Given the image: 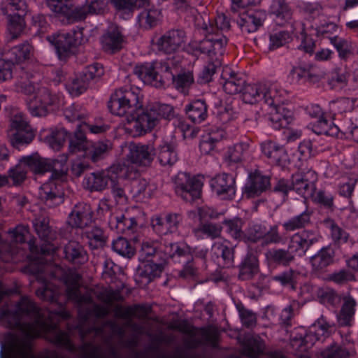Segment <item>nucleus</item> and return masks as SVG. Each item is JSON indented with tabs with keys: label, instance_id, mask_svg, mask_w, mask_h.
Here are the masks:
<instances>
[{
	"label": "nucleus",
	"instance_id": "1a4fd4ad",
	"mask_svg": "<svg viewBox=\"0 0 358 358\" xmlns=\"http://www.w3.org/2000/svg\"><path fill=\"white\" fill-rule=\"evenodd\" d=\"M169 329L178 331L183 334L194 337L199 332L205 342L213 348L218 347L220 334L217 329L208 326L197 328L191 324L187 320H176L168 326Z\"/></svg>",
	"mask_w": 358,
	"mask_h": 358
},
{
	"label": "nucleus",
	"instance_id": "de8ad7c7",
	"mask_svg": "<svg viewBox=\"0 0 358 358\" xmlns=\"http://www.w3.org/2000/svg\"><path fill=\"white\" fill-rule=\"evenodd\" d=\"M164 270V263H157V260L150 259L149 261H144L142 266L138 268L139 276L146 279V282L149 283L155 278L161 275Z\"/></svg>",
	"mask_w": 358,
	"mask_h": 358
},
{
	"label": "nucleus",
	"instance_id": "72a5a7b5",
	"mask_svg": "<svg viewBox=\"0 0 358 358\" xmlns=\"http://www.w3.org/2000/svg\"><path fill=\"white\" fill-rule=\"evenodd\" d=\"M164 87L173 85L178 90H188L194 83L193 72L189 70H181L174 74H166L164 77Z\"/></svg>",
	"mask_w": 358,
	"mask_h": 358
},
{
	"label": "nucleus",
	"instance_id": "0eeeda50",
	"mask_svg": "<svg viewBox=\"0 0 358 358\" xmlns=\"http://www.w3.org/2000/svg\"><path fill=\"white\" fill-rule=\"evenodd\" d=\"M174 190L177 196L192 203L201 197L203 182L198 176L179 172L174 178Z\"/></svg>",
	"mask_w": 358,
	"mask_h": 358
},
{
	"label": "nucleus",
	"instance_id": "6ab92c4d",
	"mask_svg": "<svg viewBox=\"0 0 358 358\" xmlns=\"http://www.w3.org/2000/svg\"><path fill=\"white\" fill-rule=\"evenodd\" d=\"M336 252L331 244L323 246L309 259L311 271L321 275L327 271L329 266L336 263Z\"/></svg>",
	"mask_w": 358,
	"mask_h": 358
},
{
	"label": "nucleus",
	"instance_id": "f257e3e1",
	"mask_svg": "<svg viewBox=\"0 0 358 358\" xmlns=\"http://www.w3.org/2000/svg\"><path fill=\"white\" fill-rule=\"evenodd\" d=\"M243 101L246 103L255 104L260 101L270 107L272 110L265 116L267 123L274 129L286 128L293 120V113L282 106L278 93L269 82H259L246 84L242 92Z\"/></svg>",
	"mask_w": 358,
	"mask_h": 358
},
{
	"label": "nucleus",
	"instance_id": "a878e982",
	"mask_svg": "<svg viewBox=\"0 0 358 358\" xmlns=\"http://www.w3.org/2000/svg\"><path fill=\"white\" fill-rule=\"evenodd\" d=\"M288 78L293 84L313 85L319 83L322 76L313 71V69L307 66H294L290 70Z\"/></svg>",
	"mask_w": 358,
	"mask_h": 358
},
{
	"label": "nucleus",
	"instance_id": "3c124183",
	"mask_svg": "<svg viewBox=\"0 0 358 358\" xmlns=\"http://www.w3.org/2000/svg\"><path fill=\"white\" fill-rule=\"evenodd\" d=\"M88 241V245L92 250L103 248L108 241V236L104 231L98 227H93L85 231Z\"/></svg>",
	"mask_w": 358,
	"mask_h": 358
},
{
	"label": "nucleus",
	"instance_id": "4468645a",
	"mask_svg": "<svg viewBox=\"0 0 358 358\" xmlns=\"http://www.w3.org/2000/svg\"><path fill=\"white\" fill-rule=\"evenodd\" d=\"M271 189V176L256 169L249 173L248 182L243 189V195L247 199H253Z\"/></svg>",
	"mask_w": 358,
	"mask_h": 358
},
{
	"label": "nucleus",
	"instance_id": "6e6d98bb",
	"mask_svg": "<svg viewBox=\"0 0 358 358\" xmlns=\"http://www.w3.org/2000/svg\"><path fill=\"white\" fill-rule=\"evenodd\" d=\"M34 136L32 130L10 131L8 134L10 143L17 150L29 144L34 140Z\"/></svg>",
	"mask_w": 358,
	"mask_h": 358
},
{
	"label": "nucleus",
	"instance_id": "a19ab883",
	"mask_svg": "<svg viewBox=\"0 0 358 358\" xmlns=\"http://www.w3.org/2000/svg\"><path fill=\"white\" fill-rule=\"evenodd\" d=\"M45 339L54 345L69 352H74L76 350L75 345L72 342L69 334L61 330L56 324L55 329L50 332Z\"/></svg>",
	"mask_w": 358,
	"mask_h": 358
},
{
	"label": "nucleus",
	"instance_id": "cd10ccee",
	"mask_svg": "<svg viewBox=\"0 0 358 358\" xmlns=\"http://www.w3.org/2000/svg\"><path fill=\"white\" fill-rule=\"evenodd\" d=\"M155 157L163 166H172L178 160L177 145L173 141H162L155 148Z\"/></svg>",
	"mask_w": 358,
	"mask_h": 358
},
{
	"label": "nucleus",
	"instance_id": "774afa93",
	"mask_svg": "<svg viewBox=\"0 0 358 358\" xmlns=\"http://www.w3.org/2000/svg\"><path fill=\"white\" fill-rule=\"evenodd\" d=\"M131 192L138 200L149 199L152 196L149 182L144 178H138L131 182Z\"/></svg>",
	"mask_w": 358,
	"mask_h": 358
},
{
	"label": "nucleus",
	"instance_id": "052dcab7",
	"mask_svg": "<svg viewBox=\"0 0 358 358\" xmlns=\"http://www.w3.org/2000/svg\"><path fill=\"white\" fill-rule=\"evenodd\" d=\"M28 171L31 170L36 174H43L50 171L49 159H43L38 155H31L23 157Z\"/></svg>",
	"mask_w": 358,
	"mask_h": 358
},
{
	"label": "nucleus",
	"instance_id": "bb28decb",
	"mask_svg": "<svg viewBox=\"0 0 358 358\" xmlns=\"http://www.w3.org/2000/svg\"><path fill=\"white\" fill-rule=\"evenodd\" d=\"M92 216L90 205L80 203L75 206L69 215L68 223L73 228H84L92 222Z\"/></svg>",
	"mask_w": 358,
	"mask_h": 358
},
{
	"label": "nucleus",
	"instance_id": "c03bdc74",
	"mask_svg": "<svg viewBox=\"0 0 358 358\" xmlns=\"http://www.w3.org/2000/svg\"><path fill=\"white\" fill-rule=\"evenodd\" d=\"M222 231V226L220 224L201 222L196 227L193 228L192 233L197 238L206 237L213 240L221 236Z\"/></svg>",
	"mask_w": 358,
	"mask_h": 358
},
{
	"label": "nucleus",
	"instance_id": "338daca9",
	"mask_svg": "<svg viewBox=\"0 0 358 358\" xmlns=\"http://www.w3.org/2000/svg\"><path fill=\"white\" fill-rule=\"evenodd\" d=\"M9 24L8 25V31L9 32L10 42L17 39L24 31L25 27V22L24 17L20 14H10Z\"/></svg>",
	"mask_w": 358,
	"mask_h": 358
},
{
	"label": "nucleus",
	"instance_id": "c756f323",
	"mask_svg": "<svg viewBox=\"0 0 358 358\" xmlns=\"http://www.w3.org/2000/svg\"><path fill=\"white\" fill-rule=\"evenodd\" d=\"M250 143L241 141L228 148L224 160L229 166L242 165L250 155Z\"/></svg>",
	"mask_w": 358,
	"mask_h": 358
},
{
	"label": "nucleus",
	"instance_id": "680f3d73",
	"mask_svg": "<svg viewBox=\"0 0 358 358\" xmlns=\"http://www.w3.org/2000/svg\"><path fill=\"white\" fill-rule=\"evenodd\" d=\"M69 137V133L63 127H55L51 129L47 136V141L50 146L55 150H60Z\"/></svg>",
	"mask_w": 358,
	"mask_h": 358
},
{
	"label": "nucleus",
	"instance_id": "c9c22d12",
	"mask_svg": "<svg viewBox=\"0 0 358 358\" xmlns=\"http://www.w3.org/2000/svg\"><path fill=\"white\" fill-rule=\"evenodd\" d=\"M31 50L32 46L26 41L20 45H15L9 50H4L2 56L3 57V60H6L13 64H17L30 58Z\"/></svg>",
	"mask_w": 358,
	"mask_h": 358
},
{
	"label": "nucleus",
	"instance_id": "5fc2aeb1",
	"mask_svg": "<svg viewBox=\"0 0 358 358\" xmlns=\"http://www.w3.org/2000/svg\"><path fill=\"white\" fill-rule=\"evenodd\" d=\"M161 19V11L157 8L145 9L138 15V22L145 29H151L158 25Z\"/></svg>",
	"mask_w": 358,
	"mask_h": 358
},
{
	"label": "nucleus",
	"instance_id": "a18cd8bd",
	"mask_svg": "<svg viewBox=\"0 0 358 358\" xmlns=\"http://www.w3.org/2000/svg\"><path fill=\"white\" fill-rule=\"evenodd\" d=\"M331 44L338 52V57L343 61H348L354 56L355 46L354 43L338 36L331 38Z\"/></svg>",
	"mask_w": 358,
	"mask_h": 358
},
{
	"label": "nucleus",
	"instance_id": "37998d69",
	"mask_svg": "<svg viewBox=\"0 0 358 358\" xmlns=\"http://www.w3.org/2000/svg\"><path fill=\"white\" fill-rule=\"evenodd\" d=\"M313 212L306 208L301 213L293 216L282 224L284 230L287 232L294 231L296 230L305 229L306 227L312 224L311 217Z\"/></svg>",
	"mask_w": 358,
	"mask_h": 358
},
{
	"label": "nucleus",
	"instance_id": "7ed1b4c3",
	"mask_svg": "<svg viewBox=\"0 0 358 358\" xmlns=\"http://www.w3.org/2000/svg\"><path fill=\"white\" fill-rule=\"evenodd\" d=\"M68 155H60L54 159H49L51 180L44 183L39 192L41 200L49 208H54L64 202L63 180L69 170Z\"/></svg>",
	"mask_w": 358,
	"mask_h": 358
},
{
	"label": "nucleus",
	"instance_id": "6e6552de",
	"mask_svg": "<svg viewBox=\"0 0 358 358\" xmlns=\"http://www.w3.org/2000/svg\"><path fill=\"white\" fill-rule=\"evenodd\" d=\"M204 38L199 41H192L188 45L189 51L194 56L199 57L203 54L209 57L222 55L228 39L223 34L208 33L202 34Z\"/></svg>",
	"mask_w": 358,
	"mask_h": 358
},
{
	"label": "nucleus",
	"instance_id": "f3484780",
	"mask_svg": "<svg viewBox=\"0 0 358 358\" xmlns=\"http://www.w3.org/2000/svg\"><path fill=\"white\" fill-rule=\"evenodd\" d=\"M258 247L254 245L247 248L245 255L238 266V279L241 281L251 280L259 273V261L258 258Z\"/></svg>",
	"mask_w": 358,
	"mask_h": 358
},
{
	"label": "nucleus",
	"instance_id": "9b49d317",
	"mask_svg": "<svg viewBox=\"0 0 358 358\" xmlns=\"http://www.w3.org/2000/svg\"><path fill=\"white\" fill-rule=\"evenodd\" d=\"M317 173L313 169L299 171L291 176L293 191L304 199L310 198L316 190Z\"/></svg>",
	"mask_w": 358,
	"mask_h": 358
},
{
	"label": "nucleus",
	"instance_id": "49530a36",
	"mask_svg": "<svg viewBox=\"0 0 358 358\" xmlns=\"http://www.w3.org/2000/svg\"><path fill=\"white\" fill-rule=\"evenodd\" d=\"M68 139L69 140V150L71 153L84 152V155H85L90 141L87 140L86 133L81 129L79 124L73 135L69 133Z\"/></svg>",
	"mask_w": 358,
	"mask_h": 358
},
{
	"label": "nucleus",
	"instance_id": "a211bd4d",
	"mask_svg": "<svg viewBox=\"0 0 358 358\" xmlns=\"http://www.w3.org/2000/svg\"><path fill=\"white\" fill-rule=\"evenodd\" d=\"M182 220L180 213H168L153 217L151 224L154 231L159 236H166L176 233Z\"/></svg>",
	"mask_w": 358,
	"mask_h": 358
},
{
	"label": "nucleus",
	"instance_id": "4d7b16f0",
	"mask_svg": "<svg viewBox=\"0 0 358 358\" xmlns=\"http://www.w3.org/2000/svg\"><path fill=\"white\" fill-rule=\"evenodd\" d=\"M82 73L69 78L66 83V89L74 96L84 93L89 87V82L85 78Z\"/></svg>",
	"mask_w": 358,
	"mask_h": 358
},
{
	"label": "nucleus",
	"instance_id": "4c0bfd02",
	"mask_svg": "<svg viewBox=\"0 0 358 358\" xmlns=\"http://www.w3.org/2000/svg\"><path fill=\"white\" fill-rule=\"evenodd\" d=\"M343 303L337 315L338 323L340 327H350L355 314L357 302L350 295L343 296Z\"/></svg>",
	"mask_w": 358,
	"mask_h": 358
},
{
	"label": "nucleus",
	"instance_id": "e433bc0d",
	"mask_svg": "<svg viewBox=\"0 0 358 358\" xmlns=\"http://www.w3.org/2000/svg\"><path fill=\"white\" fill-rule=\"evenodd\" d=\"M111 229H115L117 233L133 234L137 231L138 222L129 213L115 216L110 221Z\"/></svg>",
	"mask_w": 358,
	"mask_h": 358
},
{
	"label": "nucleus",
	"instance_id": "13d9d810",
	"mask_svg": "<svg viewBox=\"0 0 358 358\" xmlns=\"http://www.w3.org/2000/svg\"><path fill=\"white\" fill-rule=\"evenodd\" d=\"M214 255L217 256L218 264L220 259L222 261L223 266H231L234 260V249L221 243H216L213 246Z\"/></svg>",
	"mask_w": 358,
	"mask_h": 358
},
{
	"label": "nucleus",
	"instance_id": "0e129e2a",
	"mask_svg": "<svg viewBox=\"0 0 358 358\" xmlns=\"http://www.w3.org/2000/svg\"><path fill=\"white\" fill-rule=\"evenodd\" d=\"M112 249L122 257L131 258L136 253L134 244L127 238L120 236L112 243Z\"/></svg>",
	"mask_w": 358,
	"mask_h": 358
},
{
	"label": "nucleus",
	"instance_id": "39448f33",
	"mask_svg": "<svg viewBox=\"0 0 358 358\" xmlns=\"http://www.w3.org/2000/svg\"><path fill=\"white\" fill-rule=\"evenodd\" d=\"M83 27H77L69 32H57L46 37L54 47L59 60L66 61L73 55L84 40Z\"/></svg>",
	"mask_w": 358,
	"mask_h": 358
},
{
	"label": "nucleus",
	"instance_id": "9d476101",
	"mask_svg": "<svg viewBox=\"0 0 358 358\" xmlns=\"http://www.w3.org/2000/svg\"><path fill=\"white\" fill-rule=\"evenodd\" d=\"M320 238L315 231L304 229L291 236L287 248L294 257H303L313 245L320 241Z\"/></svg>",
	"mask_w": 358,
	"mask_h": 358
},
{
	"label": "nucleus",
	"instance_id": "bf43d9fd",
	"mask_svg": "<svg viewBox=\"0 0 358 358\" xmlns=\"http://www.w3.org/2000/svg\"><path fill=\"white\" fill-rule=\"evenodd\" d=\"M299 277V271L289 268L273 276V280L279 282L283 287H288L292 290H296Z\"/></svg>",
	"mask_w": 358,
	"mask_h": 358
},
{
	"label": "nucleus",
	"instance_id": "69168bd1",
	"mask_svg": "<svg viewBox=\"0 0 358 358\" xmlns=\"http://www.w3.org/2000/svg\"><path fill=\"white\" fill-rule=\"evenodd\" d=\"M96 299L101 302L112 306L115 302L122 303L124 297L122 295L120 290L112 288H105L96 293Z\"/></svg>",
	"mask_w": 358,
	"mask_h": 358
},
{
	"label": "nucleus",
	"instance_id": "864d4df0",
	"mask_svg": "<svg viewBox=\"0 0 358 358\" xmlns=\"http://www.w3.org/2000/svg\"><path fill=\"white\" fill-rule=\"evenodd\" d=\"M265 224L255 223L249 224L245 229L243 242L247 244V248L251 245H257L258 243H262L264 238Z\"/></svg>",
	"mask_w": 358,
	"mask_h": 358
},
{
	"label": "nucleus",
	"instance_id": "412c9836",
	"mask_svg": "<svg viewBox=\"0 0 358 358\" xmlns=\"http://www.w3.org/2000/svg\"><path fill=\"white\" fill-rule=\"evenodd\" d=\"M150 311V308L143 304H134L132 306H122L117 304L113 309L115 317L126 320V326L135 330L137 329L138 327L132 322V318L135 317L138 319H145Z\"/></svg>",
	"mask_w": 358,
	"mask_h": 358
},
{
	"label": "nucleus",
	"instance_id": "e2e57ef3",
	"mask_svg": "<svg viewBox=\"0 0 358 358\" xmlns=\"http://www.w3.org/2000/svg\"><path fill=\"white\" fill-rule=\"evenodd\" d=\"M222 224L227 227V232L234 240L242 241L245 231H243L244 222L240 217L224 219Z\"/></svg>",
	"mask_w": 358,
	"mask_h": 358
},
{
	"label": "nucleus",
	"instance_id": "473e14b6",
	"mask_svg": "<svg viewBox=\"0 0 358 358\" xmlns=\"http://www.w3.org/2000/svg\"><path fill=\"white\" fill-rule=\"evenodd\" d=\"M265 259L270 267L279 266L287 267L293 263L296 258L293 257L288 248L287 249L274 248L266 251Z\"/></svg>",
	"mask_w": 358,
	"mask_h": 358
},
{
	"label": "nucleus",
	"instance_id": "09e8293b",
	"mask_svg": "<svg viewBox=\"0 0 358 358\" xmlns=\"http://www.w3.org/2000/svg\"><path fill=\"white\" fill-rule=\"evenodd\" d=\"M28 169L23 160V157L13 167L7 171L6 177L9 180L8 186L19 187L22 185L27 178Z\"/></svg>",
	"mask_w": 358,
	"mask_h": 358
},
{
	"label": "nucleus",
	"instance_id": "393cba45",
	"mask_svg": "<svg viewBox=\"0 0 358 358\" xmlns=\"http://www.w3.org/2000/svg\"><path fill=\"white\" fill-rule=\"evenodd\" d=\"M195 28L200 34H220V31L229 30L230 22L224 14L218 15L213 20L208 19L207 22L201 17L196 18Z\"/></svg>",
	"mask_w": 358,
	"mask_h": 358
},
{
	"label": "nucleus",
	"instance_id": "5701e85b",
	"mask_svg": "<svg viewBox=\"0 0 358 358\" xmlns=\"http://www.w3.org/2000/svg\"><path fill=\"white\" fill-rule=\"evenodd\" d=\"M64 259L76 267L88 262L89 255L85 246L78 241L70 240L63 246Z\"/></svg>",
	"mask_w": 358,
	"mask_h": 358
},
{
	"label": "nucleus",
	"instance_id": "f8f14e48",
	"mask_svg": "<svg viewBox=\"0 0 358 358\" xmlns=\"http://www.w3.org/2000/svg\"><path fill=\"white\" fill-rule=\"evenodd\" d=\"M35 231L39 238L44 241L40 248L35 243V240L29 241V250L31 253L38 255H50L54 250V245L50 244L54 239L55 234L51 230L45 219H36L34 222Z\"/></svg>",
	"mask_w": 358,
	"mask_h": 358
},
{
	"label": "nucleus",
	"instance_id": "2f4dec72",
	"mask_svg": "<svg viewBox=\"0 0 358 358\" xmlns=\"http://www.w3.org/2000/svg\"><path fill=\"white\" fill-rule=\"evenodd\" d=\"M263 155L269 159L271 164L278 166L285 165L287 154L283 146L272 141H265L261 143Z\"/></svg>",
	"mask_w": 358,
	"mask_h": 358
},
{
	"label": "nucleus",
	"instance_id": "ddd939ff",
	"mask_svg": "<svg viewBox=\"0 0 358 358\" xmlns=\"http://www.w3.org/2000/svg\"><path fill=\"white\" fill-rule=\"evenodd\" d=\"M186 33L182 29H171L159 37L155 45L157 50L165 55L176 53L185 43Z\"/></svg>",
	"mask_w": 358,
	"mask_h": 358
},
{
	"label": "nucleus",
	"instance_id": "20e7f679",
	"mask_svg": "<svg viewBox=\"0 0 358 358\" xmlns=\"http://www.w3.org/2000/svg\"><path fill=\"white\" fill-rule=\"evenodd\" d=\"M143 96L139 88L123 87L117 89L110 96L108 108L117 116H127L128 120L143 106Z\"/></svg>",
	"mask_w": 358,
	"mask_h": 358
},
{
	"label": "nucleus",
	"instance_id": "2eb2a0df",
	"mask_svg": "<svg viewBox=\"0 0 358 358\" xmlns=\"http://www.w3.org/2000/svg\"><path fill=\"white\" fill-rule=\"evenodd\" d=\"M157 64L158 60L138 64L134 69V73L146 85L164 87V75Z\"/></svg>",
	"mask_w": 358,
	"mask_h": 358
},
{
	"label": "nucleus",
	"instance_id": "aec40b11",
	"mask_svg": "<svg viewBox=\"0 0 358 358\" xmlns=\"http://www.w3.org/2000/svg\"><path fill=\"white\" fill-rule=\"evenodd\" d=\"M266 19V13L263 10L250 9L241 13L237 19V24L243 34L257 31Z\"/></svg>",
	"mask_w": 358,
	"mask_h": 358
},
{
	"label": "nucleus",
	"instance_id": "c85d7f7f",
	"mask_svg": "<svg viewBox=\"0 0 358 358\" xmlns=\"http://www.w3.org/2000/svg\"><path fill=\"white\" fill-rule=\"evenodd\" d=\"M221 80L224 91L231 95L242 93L246 83L244 77L241 73H236L230 69L223 71Z\"/></svg>",
	"mask_w": 358,
	"mask_h": 358
},
{
	"label": "nucleus",
	"instance_id": "58836bf2",
	"mask_svg": "<svg viewBox=\"0 0 358 358\" xmlns=\"http://www.w3.org/2000/svg\"><path fill=\"white\" fill-rule=\"evenodd\" d=\"M112 150V144L109 141L90 142L86 150L85 157L96 163L105 159Z\"/></svg>",
	"mask_w": 358,
	"mask_h": 358
},
{
	"label": "nucleus",
	"instance_id": "ea45409f",
	"mask_svg": "<svg viewBox=\"0 0 358 358\" xmlns=\"http://www.w3.org/2000/svg\"><path fill=\"white\" fill-rule=\"evenodd\" d=\"M324 227L329 229L330 237L332 243L340 248L342 245L347 243L350 239V234L344 229L338 226L334 220L331 218H326L323 220Z\"/></svg>",
	"mask_w": 358,
	"mask_h": 358
},
{
	"label": "nucleus",
	"instance_id": "7c9ffc66",
	"mask_svg": "<svg viewBox=\"0 0 358 358\" xmlns=\"http://www.w3.org/2000/svg\"><path fill=\"white\" fill-rule=\"evenodd\" d=\"M208 106L204 99H195L187 103L184 112L187 118L194 124H201L208 117Z\"/></svg>",
	"mask_w": 358,
	"mask_h": 358
},
{
	"label": "nucleus",
	"instance_id": "4be33fe9",
	"mask_svg": "<svg viewBox=\"0 0 358 358\" xmlns=\"http://www.w3.org/2000/svg\"><path fill=\"white\" fill-rule=\"evenodd\" d=\"M100 41L102 50L104 52L115 55L122 50L125 38L120 27L111 26L101 36Z\"/></svg>",
	"mask_w": 358,
	"mask_h": 358
},
{
	"label": "nucleus",
	"instance_id": "8fccbe9b",
	"mask_svg": "<svg viewBox=\"0 0 358 358\" xmlns=\"http://www.w3.org/2000/svg\"><path fill=\"white\" fill-rule=\"evenodd\" d=\"M286 239L280 234L278 224L269 226L268 229L265 225L263 241L257 245H254L255 248L259 249L261 253L263 248L271 245H278L284 243Z\"/></svg>",
	"mask_w": 358,
	"mask_h": 358
},
{
	"label": "nucleus",
	"instance_id": "79ce46f5",
	"mask_svg": "<svg viewBox=\"0 0 358 358\" xmlns=\"http://www.w3.org/2000/svg\"><path fill=\"white\" fill-rule=\"evenodd\" d=\"M162 251L165 255L170 258L184 257L186 259H192V250L184 242H168L164 241Z\"/></svg>",
	"mask_w": 358,
	"mask_h": 358
},
{
	"label": "nucleus",
	"instance_id": "f704fd0d",
	"mask_svg": "<svg viewBox=\"0 0 358 358\" xmlns=\"http://www.w3.org/2000/svg\"><path fill=\"white\" fill-rule=\"evenodd\" d=\"M268 11L280 26L289 23L292 19L293 10L285 0H273Z\"/></svg>",
	"mask_w": 358,
	"mask_h": 358
},
{
	"label": "nucleus",
	"instance_id": "b1692460",
	"mask_svg": "<svg viewBox=\"0 0 358 358\" xmlns=\"http://www.w3.org/2000/svg\"><path fill=\"white\" fill-rule=\"evenodd\" d=\"M155 148L152 143H131L128 157L132 164L149 166L155 159Z\"/></svg>",
	"mask_w": 358,
	"mask_h": 358
},
{
	"label": "nucleus",
	"instance_id": "f03ea898",
	"mask_svg": "<svg viewBox=\"0 0 358 358\" xmlns=\"http://www.w3.org/2000/svg\"><path fill=\"white\" fill-rule=\"evenodd\" d=\"M174 117V109L169 104L155 103L141 106L129 120L127 130L134 137L140 136L151 131L162 119L171 120Z\"/></svg>",
	"mask_w": 358,
	"mask_h": 358
},
{
	"label": "nucleus",
	"instance_id": "dca6fc26",
	"mask_svg": "<svg viewBox=\"0 0 358 358\" xmlns=\"http://www.w3.org/2000/svg\"><path fill=\"white\" fill-rule=\"evenodd\" d=\"M213 192L222 200L231 201L236 191V178L231 174L222 173L217 174L209 181Z\"/></svg>",
	"mask_w": 358,
	"mask_h": 358
},
{
	"label": "nucleus",
	"instance_id": "423d86ee",
	"mask_svg": "<svg viewBox=\"0 0 358 358\" xmlns=\"http://www.w3.org/2000/svg\"><path fill=\"white\" fill-rule=\"evenodd\" d=\"M132 168L125 164H114L106 171L92 173L87 176L83 181L86 189L93 191H102L106 189L108 182L114 181L115 178H132Z\"/></svg>",
	"mask_w": 358,
	"mask_h": 358
},
{
	"label": "nucleus",
	"instance_id": "603ef678",
	"mask_svg": "<svg viewBox=\"0 0 358 358\" xmlns=\"http://www.w3.org/2000/svg\"><path fill=\"white\" fill-rule=\"evenodd\" d=\"M312 129L317 135H326L331 137H338L340 131L332 121L327 118L326 115L312 123Z\"/></svg>",
	"mask_w": 358,
	"mask_h": 358
}]
</instances>
